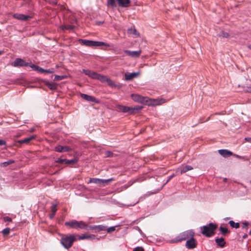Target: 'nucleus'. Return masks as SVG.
Instances as JSON below:
<instances>
[{
    "mask_svg": "<svg viewBox=\"0 0 251 251\" xmlns=\"http://www.w3.org/2000/svg\"><path fill=\"white\" fill-rule=\"evenodd\" d=\"M34 131V129H33V128H32V129H31L30 130V131H31V132H32V131Z\"/></svg>",
    "mask_w": 251,
    "mask_h": 251,
    "instance_id": "nucleus-61",
    "label": "nucleus"
},
{
    "mask_svg": "<svg viewBox=\"0 0 251 251\" xmlns=\"http://www.w3.org/2000/svg\"><path fill=\"white\" fill-rule=\"evenodd\" d=\"M234 156L236 157V158H239V159H244V156H240L239 155H237V154H233V155Z\"/></svg>",
    "mask_w": 251,
    "mask_h": 251,
    "instance_id": "nucleus-51",
    "label": "nucleus"
},
{
    "mask_svg": "<svg viewBox=\"0 0 251 251\" xmlns=\"http://www.w3.org/2000/svg\"><path fill=\"white\" fill-rule=\"evenodd\" d=\"M28 65V63L25 62L23 59L20 58H16L13 63V66L15 67H27Z\"/></svg>",
    "mask_w": 251,
    "mask_h": 251,
    "instance_id": "nucleus-7",
    "label": "nucleus"
},
{
    "mask_svg": "<svg viewBox=\"0 0 251 251\" xmlns=\"http://www.w3.org/2000/svg\"><path fill=\"white\" fill-rule=\"evenodd\" d=\"M106 82L107 83V84L109 86H111L112 87L116 88V84L113 80H112L111 79L108 78Z\"/></svg>",
    "mask_w": 251,
    "mask_h": 251,
    "instance_id": "nucleus-32",
    "label": "nucleus"
},
{
    "mask_svg": "<svg viewBox=\"0 0 251 251\" xmlns=\"http://www.w3.org/2000/svg\"><path fill=\"white\" fill-rule=\"evenodd\" d=\"M197 243L194 236L191 237L186 243V247L188 249H193L197 247Z\"/></svg>",
    "mask_w": 251,
    "mask_h": 251,
    "instance_id": "nucleus-8",
    "label": "nucleus"
},
{
    "mask_svg": "<svg viewBox=\"0 0 251 251\" xmlns=\"http://www.w3.org/2000/svg\"><path fill=\"white\" fill-rule=\"evenodd\" d=\"M65 226L69 228L76 229H86L88 227V225L83 221H78L75 220L65 222Z\"/></svg>",
    "mask_w": 251,
    "mask_h": 251,
    "instance_id": "nucleus-1",
    "label": "nucleus"
},
{
    "mask_svg": "<svg viewBox=\"0 0 251 251\" xmlns=\"http://www.w3.org/2000/svg\"><path fill=\"white\" fill-rule=\"evenodd\" d=\"M194 236V232L192 230L185 231L179 234L176 238L175 240H172V243L178 242L190 238Z\"/></svg>",
    "mask_w": 251,
    "mask_h": 251,
    "instance_id": "nucleus-4",
    "label": "nucleus"
},
{
    "mask_svg": "<svg viewBox=\"0 0 251 251\" xmlns=\"http://www.w3.org/2000/svg\"><path fill=\"white\" fill-rule=\"evenodd\" d=\"M34 138V136H30L28 138H26L23 140L18 141V143L21 144L28 143L30 141Z\"/></svg>",
    "mask_w": 251,
    "mask_h": 251,
    "instance_id": "nucleus-23",
    "label": "nucleus"
},
{
    "mask_svg": "<svg viewBox=\"0 0 251 251\" xmlns=\"http://www.w3.org/2000/svg\"><path fill=\"white\" fill-rule=\"evenodd\" d=\"M229 224L232 228H238L240 227L239 223H235L233 221L231 220L229 222Z\"/></svg>",
    "mask_w": 251,
    "mask_h": 251,
    "instance_id": "nucleus-27",
    "label": "nucleus"
},
{
    "mask_svg": "<svg viewBox=\"0 0 251 251\" xmlns=\"http://www.w3.org/2000/svg\"><path fill=\"white\" fill-rule=\"evenodd\" d=\"M243 224V228L248 229V226L249 225V223L247 222H244L242 223Z\"/></svg>",
    "mask_w": 251,
    "mask_h": 251,
    "instance_id": "nucleus-45",
    "label": "nucleus"
},
{
    "mask_svg": "<svg viewBox=\"0 0 251 251\" xmlns=\"http://www.w3.org/2000/svg\"><path fill=\"white\" fill-rule=\"evenodd\" d=\"M28 66H29L30 68H31L32 69V70H33L34 71H36L37 72H38L39 69L40 68L39 66L35 65L32 63H30V64L29 63Z\"/></svg>",
    "mask_w": 251,
    "mask_h": 251,
    "instance_id": "nucleus-35",
    "label": "nucleus"
},
{
    "mask_svg": "<svg viewBox=\"0 0 251 251\" xmlns=\"http://www.w3.org/2000/svg\"><path fill=\"white\" fill-rule=\"evenodd\" d=\"M136 228L138 229V230L140 232V233H142L141 229L138 226H136Z\"/></svg>",
    "mask_w": 251,
    "mask_h": 251,
    "instance_id": "nucleus-58",
    "label": "nucleus"
},
{
    "mask_svg": "<svg viewBox=\"0 0 251 251\" xmlns=\"http://www.w3.org/2000/svg\"><path fill=\"white\" fill-rule=\"evenodd\" d=\"M163 186L161 187V188H160V189L158 190V191H160L161 189H162V188H163Z\"/></svg>",
    "mask_w": 251,
    "mask_h": 251,
    "instance_id": "nucleus-62",
    "label": "nucleus"
},
{
    "mask_svg": "<svg viewBox=\"0 0 251 251\" xmlns=\"http://www.w3.org/2000/svg\"><path fill=\"white\" fill-rule=\"evenodd\" d=\"M55 215V214H54V213H51V214L50 215V219H52L54 218V217Z\"/></svg>",
    "mask_w": 251,
    "mask_h": 251,
    "instance_id": "nucleus-57",
    "label": "nucleus"
},
{
    "mask_svg": "<svg viewBox=\"0 0 251 251\" xmlns=\"http://www.w3.org/2000/svg\"><path fill=\"white\" fill-rule=\"evenodd\" d=\"M114 180V178H111L107 179H101V186H104L110 183L112 181Z\"/></svg>",
    "mask_w": 251,
    "mask_h": 251,
    "instance_id": "nucleus-25",
    "label": "nucleus"
},
{
    "mask_svg": "<svg viewBox=\"0 0 251 251\" xmlns=\"http://www.w3.org/2000/svg\"><path fill=\"white\" fill-rule=\"evenodd\" d=\"M78 240H84V239H89V240H94L96 239V236L93 234L91 235H86L85 234H82L81 235H77Z\"/></svg>",
    "mask_w": 251,
    "mask_h": 251,
    "instance_id": "nucleus-14",
    "label": "nucleus"
},
{
    "mask_svg": "<svg viewBox=\"0 0 251 251\" xmlns=\"http://www.w3.org/2000/svg\"><path fill=\"white\" fill-rule=\"evenodd\" d=\"M78 161V159L77 158L75 157L73 159L71 160H68L66 159V164L69 165V164H75Z\"/></svg>",
    "mask_w": 251,
    "mask_h": 251,
    "instance_id": "nucleus-29",
    "label": "nucleus"
},
{
    "mask_svg": "<svg viewBox=\"0 0 251 251\" xmlns=\"http://www.w3.org/2000/svg\"><path fill=\"white\" fill-rule=\"evenodd\" d=\"M120 6L123 7H128L130 3V0H117Z\"/></svg>",
    "mask_w": 251,
    "mask_h": 251,
    "instance_id": "nucleus-18",
    "label": "nucleus"
},
{
    "mask_svg": "<svg viewBox=\"0 0 251 251\" xmlns=\"http://www.w3.org/2000/svg\"><path fill=\"white\" fill-rule=\"evenodd\" d=\"M66 159H62L60 158H58L55 160V162L61 164H66Z\"/></svg>",
    "mask_w": 251,
    "mask_h": 251,
    "instance_id": "nucleus-34",
    "label": "nucleus"
},
{
    "mask_svg": "<svg viewBox=\"0 0 251 251\" xmlns=\"http://www.w3.org/2000/svg\"><path fill=\"white\" fill-rule=\"evenodd\" d=\"M215 242L217 244V246L220 247V248H223L226 245V242L225 241V239L224 238L221 237L220 238H216L215 239Z\"/></svg>",
    "mask_w": 251,
    "mask_h": 251,
    "instance_id": "nucleus-17",
    "label": "nucleus"
},
{
    "mask_svg": "<svg viewBox=\"0 0 251 251\" xmlns=\"http://www.w3.org/2000/svg\"><path fill=\"white\" fill-rule=\"evenodd\" d=\"M143 107L142 106L137 105L134 107H132V114H135L138 112L142 109Z\"/></svg>",
    "mask_w": 251,
    "mask_h": 251,
    "instance_id": "nucleus-26",
    "label": "nucleus"
},
{
    "mask_svg": "<svg viewBox=\"0 0 251 251\" xmlns=\"http://www.w3.org/2000/svg\"><path fill=\"white\" fill-rule=\"evenodd\" d=\"M131 97L132 100L136 102L147 105H150L151 103L149 102V99L148 97H143L138 94H132Z\"/></svg>",
    "mask_w": 251,
    "mask_h": 251,
    "instance_id": "nucleus-6",
    "label": "nucleus"
},
{
    "mask_svg": "<svg viewBox=\"0 0 251 251\" xmlns=\"http://www.w3.org/2000/svg\"><path fill=\"white\" fill-rule=\"evenodd\" d=\"M116 107L120 111L127 113L128 114H132V107L118 104L116 105Z\"/></svg>",
    "mask_w": 251,
    "mask_h": 251,
    "instance_id": "nucleus-9",
    "label": "nucleus"
},
{
    "mask_svg": "<svg viewBox=\"0 0 251 251\" xmlns=\"http://www.w3.org/2000/svg\"><path fill=\"white\" fill-rule=\"evenodd\" d=\"M82 98L88 101L96 102V99L95 97L88 95L85 94H81Z\"/></svg>",
    "mask_w": 251,
    "mask_h": 251,
    "instance_id": "nucleus-16",
    "label": "nucleus"
},
{
    "mask_svg": "<svg viewBox=\"0 0 251 251\" xmlns=\"http://www.w3.org/2000/svg\"><path fill=\"white\" fill-rule=\"evenodd\" d=\"M132 184V183H130V182H128V184H126V185H125L123 186V187L125 189H127L128 187H129L130 186H131Z\"/></svg>",
    "mask_w": 251,
    "mask_h": 251,
    "instance_id": "nucleus-54",
    "label": "nucleus"
},
{
    "mask_svg": "<svg viewBox=\"0 0 251 251\" xmlns=\"http://www.w3.org/2000/svg\"><path fill=\"white\" fill-rule=\"evenodd\" d=\"M115 228H116V226H111L108 228L106 227V230L107 231V232L108 233H111V232L114 231V230H115Z\"/></svg>",
    "mask_w": 251,
    "mask_h": 251,
    "instance_id": "nucleus-41",
    "label": "nucleus"
},
{
    "mask_svg": "<svg viewBox=\"0 0 251 251\" xmlns=\"http://www.w3.org/2000/svg\"><path fill=\"white\" fill-rule=\"evenodd\" d=\"M247 237H248V235H247V234H245L243 236V239H246Z\"/></svg>",
    "mask_w": 251,
    "mask_h": 251,
    "instance_id": "nucleus-59",
    "label": "nucleus"
},
{
    "mask_svg": "<svg viewBox=\"0 0 251 251\" xmlns=\"http://www.w3.org/2000/svg\"><path fill=\"white\" fill-rule=\"evenodd\" d=\"M101 179L98 178H90L88 183H93L99 184L101 186Z\"/></svg>",
    "mask_w": 251,
    "mask_h": 251,
    "instance_id": "nucleus-19",
    "label": "nucleus"
},
{
    "mask_svg": "<svg viewBox=\"0 0 251 251\" xmlns=\"http://www.w3.org/2000/svg\"><path fill=\"white\" fill-rule=\"evenodd\" d=\"M109 78L106 76L98 74L96 79H98L101 82H107Z\"/></svg>",
    "mask_w": 251,
    "mask_h": 251,
    "instance_id": "nucleus-20",
    "label": "nucleus"
},
{
    "mask_svg": "<svg viewBox=\"0 0 251 251\" xmlns=\"http://www.w3.org/2000/svg\"><path fill=\"white\" fill-rule=\"evenodd\" d=\"M10 229L8 227L3 229L2 233L4 236L7 235L10 232Z\"/></svg>",
    "mask_w": 251,
    "mask_h": 251,
    "instance_id": "nucleus-39",
    "label": "nucleus"
},
{
    "mask_svg": "<svg viewBox=\"0 0 251 251\" xmlns=\"http://www.w3.org/2000/svg\"><path fill=\"white\" fill-rule=\"evenodd\" d=\"M38 72L41 73V74H44V73L51 74L54 72V71L52 69H51V70L44 69L43 68L40 67Z\"/></svg>",
    "mask_w": 251,
    "mask_h": 251,
    "instance_id": "nucleus-21",
    "label": "nucleus"
},
{
    "mask_svg": "<svg viewBox=\"0 0 251 251\" xmlns=\"http://www.w3.org/2000/svg\"><path fill=\"white\" fill-rule=\"evenodd\" d=\"M96 229V225L95 226H88L87 229H90V230H95Z\"/></svg>",
    "mask_w": 251,
    "mask_h": 251,
    "instance_id": "nucleus-48",
    "label": "nucleus"
},
{
    "mask_svg": "<svg viewBox=\"0 0 251 251\" xmlns=\"http://www.w3.org/2000/svg\"><path fill=\"white\" fill-rule=\"evenodd\" d=\"M13 17L17 20L23 21H26L31 18L30 16L28 15L18 13L14 14L13 15Z\"/></svg>",
    "mask_w": 251,
    "mask_h": 251,
    "instance_id": "nucleus-11",
    "label": "nucleus"
},
{
    "mask_svg": "<svg viewBox=\"0 0 251 251\" xmlns=\"http://www.w3.org/2000/svg\"><path fill=\"white\" fill-rule=\"evenodd\" d=\"M76 240V239L74 235H70L62 237L61 243L65 249H68L72 247L74 242Z\"/></svg>",
    "mask_w": 251,
    "mask_h": 251,
    "instance_id": "nucleus-5",
    "label": "nucleus"
},
{
    "mask_svg": "<svg viewBox=\"0 0 251 251\" xmlns=\"http://www.w3.org/2000/svg\"><path fill=\"white\" fill-rule=\"evenodd\" d=\"M176 176L175 174H173V175H172L171 176H169L168 179L167 180L166 182H165V183L164 184H166V183H167L172 178H173L175 176Z\"/></svg>",
    "mask_w": 251,
    "mask_h": 251,
    "instance_id": "nucleus-47",
    "label": "nucleus"
},
{
    "mask_svg": "<svg viewBox=\"0 0 251 251\" xmlns=\"http://www.w3.org/2000/svg\"><path fill=\"white\" fill-rule=\"evenodd\" d=\"M132 31H133V29H132L131 28L128 29V33H133L134 34H136V29H133V32H132Z\"/></svg>",
    "mask_w": 251,
    "mask_h": 251,
    "instance_id": "nucleus-53",
    "label": "nucleus"
},
{
    "mask_svg": "<svg viewBox=\"0 0 251 251\" xmlns=\"http://www.w3.org/2000/svg\"><path fill=\"white\" fill-rule=\"evenodd\" d=\"M82 72L84 73L85 75H88L89 77L92 79H96L98 73L89 70L83 69Z\"/></svg>",
    "mask_w": 251,
    "mask_h": 251,
    "instance_id": "nucleus-12",
    "label": "nucleus"
},
{
    "mask_svg": "<svg viewBox=\"0 0 251 251\" xmlns=\"http://www.w3.org/2000/svg\"><path fill=\"white\" fill-rule=\"evenodd\" d=\"M219 154L224 157H227L233 155V153L227 150L221 149L218 150Z\"/></svg>",
    "mask_w": 251,
    "mask_h": 251,
    "instance_id": "nucleus-13",
    "label": "nucleus"
},
{
    "mask_svg": "<svg viewBox=\"0 0 251 251\" xmlns=\"http://www.w3.org/2000/svg\"><path fill=\"white\" fill-rule=\"evenodd\" d=\"M219 36L223 37L224 38H228L229 36V34L227 32L222 31L219 34Z\"/></svg>",
    "mask_w": 251,
    "mask_h": 251,
    "instance_id": "nucleus-33",
    "label": "nucleus"
},
{
    "mask_svg": "<svg viewBox=\"0 0 251 251\" xmlns=\"http://www.w3.org/2000/svg\"><path fill=\"white\" fill-rule=\"evenodd\" d=\"M14 163V161L13 160H9L7 161L4 162L1 164V166L3 167H7V166Z\"/></svg>",
    "mask_w": 251,
    "mask_h": 251,
    "instance_id": "nucleus-31",
    "label": "nucleus"
},
{
    "mask_svg": "<svg viewBox=\"0 0 251 251\" xmlns=\"http://www.w3.org/2000/svg\"><path fill=\"white\" fill-rule=\"evenodd\" d=\"M139 74V73H128L126 72L125 74V80L126 81L130 80L136 77Z\"/></svg>",
    "mask_w": 251,
    "mask_h": 251,
    "instance_id": "nucleus-15",
    "label": "nucleus"
},
{
    "mask_svg": "<svg viewBox=\"0 0 251 251\" xmlns=\"http://www.w3.org/2000/svg\"><path fill=\"white\" fill-rule=\"evenodd\" d=\"M245 91L247 92L251 93V85L250 86L247 87Z\"/></svg>",
    "mask_w": 251,
    "mask_h": 251,
    "instance_id": "nucleus-50",
    "label": "nucleus"
},
{
    "mask_svg": "<svg viewBox=\"0 0 251 251\" xmlns=\"http://www.w3.org/2000/svg\"><path fill=\"white\" fill-rule=\"evenodd\" d=\"M113 153L110 151H106L104 153L106 157H111L113 156Z\"/></svg>",
    "mask_w": 251,
    "mask_h": 251,
    "instance_id": "nucleus-40",
    "label": "nucleus"
},
{
    "mask_svg": "<svg viewBox=\"0 0 251 251\" xmlns=\"http://www.w3.org/2000/svg\"><path fill=\"white\" fill-rule=\"evenodd\" d=\"M63 152H67V151H71V149L69 146H63Z\"/></svg>",
    "mask_w": 251,
    "mask_h": 251,
    "instance_id": "nucleus-43",
    "label": "nucleus"
},
{
    "mask_svg": "<svg viewBox=\"0 0 251 251\" xmlns=\"http://www.w3.org/2000/svg\"><path fill=\"white\" fill-rule=\"evenodd\" d=\"M249 234H250V235H251V230H250V232H249Z\"/></svg>",
    "mask_w": 251,
    "mask_h": 251,
    "instance_id": "nucleus-63",
    "label": "nucleus"
},
{
    "mask_svg": "<svg viewBox=\"0 0 251 251\" xmlns=\"http://www.w3.org/2000/svg\"><path fill=\"white\" fill-rule=\"evenodd\" d=\"M106 226L103 225H96L95 232H99L101 231H105Z\"/></svg>",
    "mask_w": 251,
    "mask_h": 251,
    "instance_id": "nucleus-22",
    "label": "nucleus"
},
{
    "mask_svg": "<svg viewBox=\"0 0 251 251\" xmlns=\"http://www.w3.org/2000/svg\"><path fill=\"white\" fill-rule=\"evenodd\" d=\"M2 51H0V55L1 54Z\"/></svg>",
    "mask_w": 251,
    "mask_h": 251,
    "instance_id": "nucleus-64",
    "label": "nucleus"
},
{
    "mask_svg": "<svg viewBox=\"0 0 251 251\" xmlns=\"http://www.w3.org/2000/svg\"><path fill=\"white\" fill-rule=\"evenodd\" d=\"M63 78L62 76H59V75H55L54 77L55 80H59L62 79Z\"/></svg>",
    "mask_w": 251,
    "mask_h": 251,
    "instance_id": "nucleus-49",
    "label": "nucleus"
},
{
    "mask_svg": "<svg viewBox=\"0 0 251 251\" xmlns=\"http://www.w3.org/2000/svg\"><path fill=\"white\" fill-rule=\"evenodd\" d=\"M57 204H53L51 206V212L52 213H54V214H56V212L57 211Z\"/></svg>",
    "mask_w": 251,
    "mask_h": 251,
    "instance_id": "nucleus-36",
    "label": "nucleus"
},
{
    "mask_svg": "<svg viewBox=\"0 0 251 251\" xmlns=\"http://www.w3.org/2000/svg\"><path fill=\"white\" fill-rule=\"evenodd\" d=\"M78 42L81 45L86 47H100L102 46L107 47H110L108 44L103 42L94 41L81 39H79Z\"/></svg>",
    "mask_w": 251,
    "mask_h": 251,
    "instance_id": "nucleus-3",
    "label": "nucleus"
},
{
    "mask_svg": "<svg viewBox=\"0 0 251 251\" xmlns=\"http://www.w3.org/2000/svg\"><path fill=\"white\" fill-rule=\"evenodd\" d=\"M3 221L5 222H12V219L9 217L6 216L3 218Z\"/></svg>",
    "mask_w": 251,
    "mask_h": 251,
    "instance_id": "nucleus-46",
    "label": "nucleus"
},
{
    "mask_svg": "<svg viewBox=\"0 0 251 251\" xmlns=\"http://www.w3.org/2000/svg\"><path fill=\"white\" fill-rule=\"evenodd\" d=\"M201 228L203 229L201 232L202 234L207 237H210L215 234V231L217 228V225L212 223H210L208 225L201 227Z\"/></svg>",
    "mask_w": 251,
    "mask_h": 251,
    "instance_id": "nucleus-2",
    "label": "nucleus"
},
{
    "mask_svg": "<svg viewBox=\"0 0 251 251\" xmlns=\"http://www.w3.org/2000/svg\"><path fill=\"white\" fill-rule=\"evenodd\" d=\"M245 140L249 143H251V137H246Z\"/></svg>",
    "mask_w": 251,
    "mask_h": 251,
    "instance_id": "nucleus-56",
    "label": "nucleus"
},
{
    "mask_svg": "<svg viewBox=\"0 0 251 251\" xmlns=\"http://www.w3.org/2000/svg\"><path fill=\"white\" fill-rule=\"evenodd\" d=\"M123 84L121 83L116 84V88H117L118 89H120L122 87Z\"/></svg>",
    "mask_w": 251,
    "mask_h": 251,
    "instance_id": "nucleus-55",
    "label": "nucleus"
},
{
    "mask_svg": "<svg viewBox=\"0 0 251 251\" xmlns=\"http://www.w3.org/2000/svg\"><path fill=\"white\" fill-rule=\"evenodd\" d=\"M107 4L110 5L112 7H115L116 0H107Z\"/></svg>",
    "mask_w": 251,
    "mask_h": 251,
    "instance_id": "nucleus-38",
    "label": "nucleus"
},
{
    "mask_svg": "<svg viewBox=\"0 0 251 251\" xmlns=\"http://www.w3.org/2000/svg\"><path fill=\"white\" fill-rule=\"evenodd\" d=\"M6 142L5 140L0 139V146L6 145Z\"/></svg>",
    "mask_w": 251,
    "mask_h": 251,
    "instance_id": "nucleus-52",
    "label": "nucleus"
},
{
    "mask_svg": "<svg viewBox=\"0 0 251 251\" xmlns=\"http://www.w3.org/2000/svg\"><path fill=\"white\" fill-rule=\"evenodd\" d=\"M54 150L58 152H63V146L60 145L57 146L55 148Z\"/></svg>",
    "mask_w": 251,
    "mask_h": 251,
    "instance_id": "nucleus-37",
    "label": "nucleus"
},
{
    "mask_svg": "<svg viewBox=\"0 0 251 251\" xmlns=\"http://www.w3.org/2000/svg\"><path fill=\"white\" fill-rule=\"evenodd\" d=\"M125 53L128 56L132 57H138L141 53V50L136 51H131L129 50H125Z\"/></svg>",
    "mask_w": 251,
    "mask_h": 251,
    "instance_id": "nucleus-10",
    "label": "nucleus"
},
{
    "mask_svg": "<svg viewBox=\"0 0 251 251\" xmlns=\"http://www.w3.org/2000/svg\"><path fill=\"white\" fill-rule=\"evenodd\" d=\"M98 25H100L103 23V22H98L97 23Z\"/></svg>",
    "mask_w": 251,
    "mask_h": 251,
    "instance_id": "nucleus-60",
    "label": "nucleus"
},
{
    "mask_svg": "<svg viewBox=\"0 0 251 251\" xmlns=\"http://www.w3.org/2000/svg\"><path fill=\"white\" fill-rule=\"evenodd\" d=\"M49 87L52 90H54L56 89V86L54 83H50L49 84Z\"/></svg>",
    "mask_w": 251,
    "mask_h": 251,
    "instance_id": "nucleus-42",
    "label": "nucleus"
},
{
    "mask_svg": "<svg viewBox=\"0 0 251 251\" xmlns=\"http://www.w3.org/2000/svg\"><path fill=\"white\" fill-rule=\"evenodd\" d=\"M219 229L223 235H226L229 233V231L226 227L220 226Z\"/></svg>",
    "mask_w": 251,
    "mask_h": 251,
    "instance_id": "nucleus-28",
    "label": "nucleus"
},
{
    "mask_svg": "<svg viewBox=\"0 0 251 251\" xmlns=\"http://www.w3.org/2000/svg\"><path fill=\"white\" fill-rule=\"evenodd\" d=\"M133 251H144V249L142 247H137L133 249Z\"/></svg>",
    "mask_w": 251,
    "mask_h": 251,
    "instance_id": "nucleus-44",
    "label": "nucleus"
},
{
    "mask_svg": "<svg viewBox=\"0 0 251 251\" xmlns=\"http://www.w3.org/2000/svg\"><path fill=\"white\" fill-rule=\"evenodd\" d=\"M75 26L73 25H64L62 26V29H66V30H72L74 29Z\"/></svg>",
    "mask_w": 251,
    "mask_h": 251,
    "instance_id": "nucleus-30",
    "label": "nucleus"
},
{
    "mask_svg": "<svg viewBox=\"0 0 251 251\" xmlns=\"http://www.w3.org/2000/svg\"><path fill=\"white\" fill-rule=\"evenodd\" d=\"M193 169V167L190 165H186L184 167L181 169L180 170V174H182L187 172L188 171L191 170Z\"/></svg>",
    "mask_w": 251,
    "mask_h": 251,
    "instance_id": "nucleus-24",
    "label": "nucleus"
}]
</instances>
